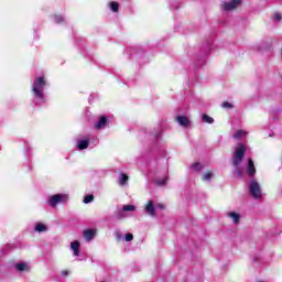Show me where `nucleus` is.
Segmentation results:
<instances>
[{"label":"nucleus","mask_w":282,"mask_h":282,"mask_svg":"<svg viewBox=\"0 0 282 282\" xmlns=\"http://www.w3.org/2000/svg\"><path fill=\"white\" fill-rule=\"evenodd\" d=\"M243 158H246V144L239 143L236 148V151L232 158L234 166H239V164L243 162Z\"/></svg>","instance_id":"f257e3e1"},{"label":"nucleus","mask_w":282,"mask_h":282,"mask_svg":"<svg viewBox=\"0 0 282 282\" xmlns=\"http://www.w3.org/2000/svg\"><path fill=\"white\" fill-rule=\"evenodd\" d=\"M45 87V77H37L35 78V86L32 89V93L36 98L43 100L45 94H43V88Z\"/></svg>","instance_id":"f03ea898"},{"label":"nucleus","mask_w":282,"mask_h":282,"mask_svg":"<svg viewBox=\"0 0 282 282\" xmlns=\"http://www.w3.org/2000/svg\"><path fill=\"white\" fill-rule=\"evenodd\" d=\"M249 193L253 199H261V197H263V194H261V185L257 180H251Z\"/></svg>","instance_id":"7ed1b4c3"},{"label":"nucleus","mask_w":282,"mask_h":282,"mask_svg":"<svg viewBox=\"0 0 282 282\" xmlns=\"http://www.w3.org/2000/svg\"><path fill=\"white\" fill-rule=\"evenodd\" d=\"M241 6V0H229L223 4L224 10L230 12V10L237 9V7Z\"/></svg>","instance_id":"20e7f679"},{"label":"nucleus","mask_w":282,"mask_h":282,"mask_svg":"<svg viewBox=\"0 0 282 282\" xmlns=\"http://www.w3.org/2000/svg\"><path fill=\"white\" fill-rule=\"evenodd\" d=\"M145 213L150 215V217H155V205H153V200H149L144 207Z\"/></svg>","instance_id":"39448f33"},{"label":"nucleus","mask_w":282,"mask_h":282,"mask_svg":"<svg viewBox=\"0 0 282 282\" xmlns=\"http://www.w3.org/2000/svg\"><path fill=\"white\" fill-rule=\"evenodd\" d=\"M247 173L249 177H254L257 173V169H254V161H252V159H249V162L247 165Z\"/></svg>","instance_id":"423d86ee"},{"label":"nucleus","mask_w":282,"mask_h":282,"mask_svg":"<svg viewBox=\"0 0 282 282\" xmlns=\"http://www.w3.org/2000/svg\"><path fill=\"white\" fill-rule=\"evenodd\" d=\"M83 237L86 241H91V239L96 237V229H85L83 232Z\"/></svg>","instance_id":"0eeeda50"},{"label":"nucleus","mask_w":282,"mask_h":282,"mask_svg":"<svg viewBox=\"0 0 282 282\" xmlns=\"http://www.w3.org/2000/svg\"><path fill=\"white\" fill-rule=\"evenodd\" d=\"M176 122H178L181 127H185V128H188L191 126V120H188V117L186 116L176 117Z\"/></svg>","instance_id":"6e6552de"},{"label":"nucleus","mask_w":282,"mask_h":282,"mask_svg":"<svg viewBox=\"0 0 282 282\" xmlns=\"http://www.w3.org/2000/svg\"><path fill=\"white\" fill-rule=\"evenodd\" d=\"M227 217H229L230 219H232L234 224L237 226L238 224H240L241 221V215L239 213L236 212H229L227 214Z\"/></svg>","instance_id":"1a4fd4ad"},{"label":"nucleus","mask_w":282,"mask_h":282,"mask_svg":"<svg viewBox=\"0 0 282 282\" xmlns=\"http://www.w3.org/2000/svg\"><path fill=\"white\" fill-rule=\"evenodd\" d=\"M62 200H63V195H61V194L53 195V196L51 197V199H50V205H51L53 208H55V206H56L57 204H59V202H62Z\"/></svg>","instance_id":"9d476101"},{"label":"nucleus","mask_w":282,"mask_h":282,"mask_svg":"<svg viewBox=\"0 0 282 282\" xmlns=\"http://www.w3.org/2000/svg\"><path fill=\"white\" fill-rule=\"evenodd\" d=\"M107 127V118L105 116H101L98 120V122L95 124V129H105Z\"/></svg>","instance_id":"9b49d317"},{"label":"nucleus","mask_w":282,"mask_h":282,"mask_svg":"<svg viewBox=\"0 0 282 282\" xmlns=\"http://www.w3.org/2000/svg\"><path fill=\"white\" fill-rule=\"evenodd\" d=\"M50 228L43 223H37L34 227L35 232H47Z\"/></svg>","instance_id":"f8f14e48"},{"label":"nucleus","mask_w":282,"mask_h":282,"mask_svg":"<svg viewBox=\"0 0 282 282\" xmlns=\"http://www.w3.org/2000/svg\"><path fill=\"white\" fill-rule=\"evenodd\" d=\"M15 269L18 270V272H28L30 270V267H28L25 262H21L15 264Z\"/></svg>","instance_id":"ddd939ff"},{"label":"nucleus","mask_w":282,"mask_h":282,"mask_svg":"<svg viewBox=\"0 0 282 282\" xmlns=\"http://www.w3.org/2000/svg\"><path fill=\"white\" fill-rule=\"evenodd\" d=\"M77 148L79 149V151H85V149H89V140L79 141Z\"/></svg>","instance_id":"4468645a"},{"label":"nucleus","mask_w":282,"mask_h":282,"mask_svg":"<svg viewBox=\"0 0 282 282\" xmlns=\"http://www.w3.org/2000/svg\"><path fill=\"white\" fill-rule=\"evenodd\" d=\"M127 182H129V175L121 173L119 177L120 186H127Z\"/></svg>","instance_id":"2eb2a0df"},{"label":"nucleus","mask_w":282,"mask_h":282,"mask_svg":"<svg viewBox=\"0 0 282 282\" xmlns=\"http://www.w3.org/2000/svg\"><path fill=\"white\" fill-rule=\"evenodd\" d=\"M109 8L112 12H118L120 10V4L116 1L109 3Z\"/></svg>","instance_id":"dca6fc26"},{"label":"nucleus","mask_w":282,"mask_h":282,"mask_svg":"<svg viewBox=\"0 0 282 282\" xmlns=\"http://www.w3.org/2000/svg\"><path fill=\"white\" fill-rule=\"evenodd\" d=\"M203 121H205L207 124H213V122H215V119L206 113H203Z\"/></svg>","instance_id":"f3484780"},{"label":"nucleus","mask_w":282,"mask_h":282,"mask_svg":"<svg viewBox=\"0 0 282 282\" xmlns=\"http://www.w3.org/2000/svg\"><path fill=\"white\" fill-rule=\"evenodd\" d=\"M243 135H246V131H243V130H238V131H236V133L234 134V140H240L241 138H243Z\"/></svg>","instance_id":"a211bd4d"},{"label":"nucleus","mask_w":282,"mask_h":282,"mask_svg":"<svg viewBox=\"0 0 282 282\" xmlns=\"http://www.w3.org/2000/svg\"><path fill=\"white\" fill-rule=\"evenodd\" d=\"M213 177V172L208 171L207 173H205L202 177L203 182H209V180H212Z\"/></svg>","instance_id":"6ab92c4d"},{"label":"nucleus","mask_w":282,"mask_h":282,"mask_svg":"<svg viewBox=\"0 0 282 282\" xmlns=\"http://www.w3.org/2000/svg\"><path fill=\"white\" fill-rule=\"evenodd\" d=\"M122 210H123V213H131V212L135 210V206H133V205H124L122 207Z\"/></svg>","instance_id":"aec40b11"},{"label":"nucleus","mask_w":282,"mask_h":282,"mask_svg":"<svg viewBox=\"0 0 282 282\" xmlns=\"http://www.w3.org/2000/svg\"><path fill=\"white\" fill-rule=\"evenodd\" d=\"M169 182V178H162V180H156L155 184H158V186H165V184Z\"/></svg>","instance_id":"412c9836"},{"label":"nucleus","mask_w":282,"mask_h":282,"mask_svg":"<svg viewBox=\"0 0 282 282\" xmlns=\"http://www.w3.org/2000/svg\"><path fill=\"white\" fill-rule=\"evenodd\" d=\"M94 202V195H86L84 197V204H91Z\"/></svg>","instance_id":"4be33fe9"},{"label":"nucleus","mask_w":282,"mask_h":282,"mask_svg":"<svg viewBox=\"0 0 282 282\" xmlns=\"http://www.w3.org/2000/svg\"><path fill=\"white\" fill-rule=\"evenodd\" d=\"M54 21H55V23H63V21H65V19L63 18V15L55 14Z\"/></svg>","instance_id":"5701e85b"},{"label":"nucleus","mask_w":282,"mask_h":282,"mask_svg":"<svg viewBox=\"0 0 282 282\" xmlns=\"http://www.w3.org/2000/svg\"><path fill=\"white\" fill-rule=\"evenodd\" d=\"M221 107H223L224 109H232V107H235V106H232V104H230V102H228V101H224L223 105H221Z\"/></svg>","instance_id":"b1692460"},{"label":"nucleus","mask_w":282,"mask_h":282,"mask_svg":"<svg viewBox=\"0 0 282 282\" xmlns=\"http://www.w3.org/2000/svg\"><path fill=\"white\" fill-rule=\"evenodd\" d=\"M193 169H195V171H197V172H199L202 169H203V166H202V163H194L193 165Z\"/></svg>","instance_id":"393cba45"},{"label":"nucleus","mask_w":282,"mask_h":282,"mask_svg":"<svg viewBox=\"0 0 282 282\" xmlns=\"http://www.w3.org/2000/svg\"><path fill=\"white\" fill-rule=\"evenodd\" d=\"M70 248H80V241L75 240V241L70 242Z\"/></svg>","instance_id":"a878e982"},{"label":"nucleus","mask_w":282,"mask_h":282,"mask_svg":"<svg viewBox=\"0 0 282 282\" xmlns=\"http://www.w3.org/2000/svg\"><path fill=\"white\" fill-rule=\"evenodd\" d=\"M124 238L126 241H133V234H127Z\"/></svg>","instance_id":"bb28decb"},{"label":"nucleus","mask_w":282,"mask_h":282,"mask_svg":"<svg viewBox=\"0 0 282 282\" xmlns=\"http://www.w3.org/2000/svg\"><path fill=\"white\" fill-rule=\"evenodd\" d=\"M73 252L75 257H78L80 254V248H73Z\"/></svg>","instance_id":"cd10ccee"},{"label":"nucleus","mask_w":282,"mask_h":282,"mask_svg":"<svg viewBox=\"0 0 282 282\" xmlns=\"http://www.w3.org/2000/svg\"><path fill=\"white\" fill-rule=\"evenodd\" d=\"M123 213H124V210H120L118 214H117V219H122V217H124L123 216Z\"/></svg>","instance_id":"c85d7f7f"},{"label":"nucleus","mask_w":282,"mask_h":282,"mask_svg":"<svg viewBox=\"0 0 282 282\" xmlns=\"http://www.w3.org/2000/svg\"><path fill=\"white\" fill-rule=\"evenodd\" d=\"M236 171H237L238 177H241L243 172L239 169V166H236Z\"/></svg>","instance_id":"c756f323"},{"label":"nucleus","mask_w":282,"mask_h":282,"mask_svg":"<svg viewBox=\"0 0 282 282\" xmlns=\"http://www.w3.org/2000/svg\"><path fill=\"white\" fill-rule=\"evenodd\" d=\"M274 19H275L276 21H281V19H282L281 13H275V14H274Z\"/></svg>","instance_id":"7c9ffc66"},{"label":"nucleus","mask_w":282,"mask_h":282,"mask_svg":"<svg viewBox=\"0 0 282 282\" xmlns=\"http://www.w3.org/2000/svg\"><path fill=\"white\" fill-rule=\"evenodd\" d=\"M158 207L160 208V210H164V208H165L164 204H162V203H160V204L158 205Z\"/></svg>","instance_id":"2f4dec72"},{"label":"nucleus","mask_w":282,"mask_h":282,"mask_svg":"<svg viewBox=\"0 0 282 282\" xmlns=\"http://www.w3.org/2000/svg\"><path fill=\"white\" fill-rule=\"evenodd\" d=\"M67 274H69V272L67 270L62 271L63 276H67Z\"/></svg>","instance_id":"473e14b6"}]
</instances>
